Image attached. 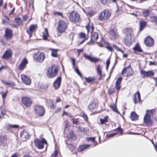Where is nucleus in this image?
Returning <instances> with one entry per match:
<instances>
[{
  "label": "nucleus",
  "instance_id": "obj_1",
  "mask_svg": "<svg viewBox=\"0 0 157 157\" xmlns=\"http://www.w3.org/2000/svg\"><path fill=\"white\" fill-rule=\"evenodd\" d=\"M125 31L126 35L124 39V42L126 45L129 46L132 43L133 30L131 28H126L125 29Z\"/></svg>",
  "mask_w": 157,
  "mask_h": 157
},
{
  "label": "nucleus",
  "instance_id": "obj_2",
  "mask_svg": "<svg viewBox=\"0 0 157 157\" xmlns=\"http://www.w3.org/2000/svg\"><path fill=\"white\" fill-rule=\"evenodd\" d=\"M58 67L52 65L47 70V75L50 78H52L57 75L58 72Z\"/></svg>",
  "mask_w": 157,
  "mask_h": 157
},
{
  "label": "nucleus",
  "instance_id": "obj_3",
  "mask_svg": "<svg viewBox=\"0 0 157 157\" xmlns=\"http://www.w3.org/2000/svg\"><path fill=\"white\" fill-rule=\"evenodd\" d=\"M111 15L110 12L108 10H105L99 14L98 18L101 21H104L108 20Z\"/></svg>",
  "mask_w": 157,
  "mask_h": 157
},
{
  "label": "nucleus",
  "instance_id": "obj_4",
  "mask_svg": "<svg viewBox=\"0 0 157 157\" xmlns=\"http://www.w3.org/2000/svg\"><path fill=\"white\" fill-rule=\"evenodd\" d=\"M69 18L71 21L77 23L80 21V15L77 12L72 11L69 13Z\"/></svg>",
  "mask_w": 157,
  "mask_h": 157
},
{
  "label": "nucleus",
  "instance_id": "obj_5",
  "mask_svg": "<svg viewBox=\"0 0 157 157\" xmlns=\"http://www.w3.org/2000/svg\"><path fill=\"white\" fill-rule=\"evenodd\" d=\"M34 141L35 145L39 149H43L44 147V144H47L46 141L44 138L41 140L38 139H35Z\"/></svg>",
  "mask_w": 157,
  "mask_h": 157
},
{
  "label": "nucleus",
  "instance_id": "obj_6",
  "mask_svg": "<svg viewBox=\"0 0 157 157\" xmlns=\"http://www.w3.org/2000/svg\"><path fill=\"white\" fill-rule=\"evenodd\" d=\"M34 109L35 112L39 116H42L44 115L45 110L42 106L39 105H35Z\"/></svg>",
  "mask_w": 157,
  "mask_h": 157
},
{
  "label": "nucleus",
  "instance_id": "obj_7",
  "mask_svg": "<svg viewBox=\"0 0 157 157\" xmlns=\"http://www.w3.org/2000/svg\"><path fill=\"white\" fill-rule=\"evenodd\" d=\"M34 57L37 61L42 62L44 59L45 55L43 53L38 52L34 54Z\"/></svg>",
  "mask_w": 157,
  "mask_h": 157
},
{
  "label": "nucleus",
  "instance_id": "obj_8",
  "mask_svg": "<svg viewBox=\"0 0 157 157\" xmlns=\"http://www.w3.org/2000/svg\"><path fill=\"white\" fill-rule=\"evenodd\" d=\"M12 55V51L9 49H7L4 52L1 58L7 60L11 58Z\"/></svg>",
  "mask_w": 157,
  "mask_h": 157
},
{
  "label": "nucleus",
  "instance_id": "obj_9",
  "mask_svg": "<svg viewBox=\"0 0 157 157\" xmlns=\"http://www.w3.org/2000/svg\"><path fill=\"white\" fill-rule=\"evenodd\" d=\"M22 103L26 107L30 106L32 104V101L30 98L27 97H24L21 99Z\"/></svg>",
  "mask_w": 157,
  "mask_h": 157
},
{
  "label": "nucleus",
  "instance_id": "obj_10",
  "mask_svg": "<svg viewBox=\"0 0 157 157\" xmlns=\"http://www.w3.org/2000/svg\"><path fill=\"white\" fill-rule=\"evenodd\" d=\"M133 71L131 68L128 66L124 68L122 72V74L123 75H125V76L128 77L132 76L133 74Z\"/></svg>",
  "mask_w": 157,
  "mask_h": 157
},
{
  "label": "nucleus",
  "instance_id": "obj_11",
  "mask_svg": "<svg viewBox=\"0 0 157 157\" xmlns=\"http://www.w3.org/2000/svg\"><path fill=\"white\" fill-rule=\"evenodd\" d=\"M66 27V23L62 20H60L58 23V29L59 32H63L65 31Z\"/></svg>",
  "mask_w": 157,
  "mask_h": 157
},
{
  "label": "nucleus",
  "instance_id": "obj_12",
  "mask_svg": "<svg viewBox=\"0 0 157 157\" xmlns=\"http://www.w3.org/2000/svg\"><path fill=\"white\" fill-rule=\"evenodd\" d=\"M21 79L22 82L26 85H30L31 84V80L27 76L25 75H21Z\"/></svg>",
  "mask_w": 157,
  "mask_h": 157
},
{
  "label": "nucleus",
  "instance_id": "obj_13",
  "mask_svg": "<svg viewBox=\"0 0 157 157\" xmlns=\"http://www.w3.org/2000/svg\"><path fill=\"white\" fill-rule=\"evenodd\" d=\"M83 56L86 59H87L90 62L94 63H96L98 62L99 60V59L94 57H92L91 55H87L86 53L83 54Z\"/></svg>",
  "mask_w": 157,
  "mask_h": 157
},
{
  "label": "nucleus",
  "instance_id": "obj_14",
  "mask_svg": "<svg viewBox=\"0 0 157 157\" xmlns=\"http://www.w3.org/2000/svg\"><path fill=\"white\" fill-rule=\"evenodd\" d=\"M144 42L147 46L150 47L153 45L154 41L151 37L148 36L146 38Z\"/></svg>",
  "mask_w": 157,
  "mask_h": 157
},
{
  "label": "nucleus",
  "instance_id": "obj_15",
  "mask_svg": "<svg viewBox=\"0 0 157 157\" xmlns=\"http://www.w3.org/2000/svg\"><path fill=\"white\" fill-rule=\"evenodd\" d=\"M144 122L148 126H151L152 124V121L151 119V117L149 116L145 115L144 117Z\"/></svg>",
  "mask_w": 157,
  "mask_h": 157
},
{
  "label": "nucleus",
  "instance_id": "obj_16",
  "mask_svg": "<svg viewBox=\"0 0 157 157\" xmlns=\"http://www.w3.org/2000/svg\"><path fill=\"white\" fill-rule=\"evenodd\" d=\"M37 28V26L36 25H32L30 26L29 29H27V32L30 36H31L32 33L35 31Z\"/></svg>",
  "mask_w": 157,
  "mask_h": 157
},
{
  "label": "nucleus",
  "instance_id": "obj_17",
  "mask_svg": "<svg viewBox=\"0 0 157 157\" xmlns=\"http://www.w3.org/2000/svg\"><path fill=\"white\" fill-rule=\"evenodd\" d=\"M28 60L26 58H24L21 61L19 66V69L20 70H23L26 67V64L28 63Z\"/></svg>",
  "mask_w": 157,
  "mask_h": 157
},
{
  "label": "nucleus",
  "instance_id": "obj_18",
  "mask_svg": "<svg viewBox=\"0 0 157 157\" xmlns=\"http://www.w3.org/2000/svg\"><path fill=\"white\" fill-rule=\"evenodd\" d=\"M5 36L7 39H11L13 36L12 31L10 29H6Z\"/></svg>",
  "mask_w": 157,
  "mask_h": 157
},
{
  "label": "nucleus",
  "instance_id": "obj_19",
  "mask_svg": "<svg viewBox=\"0 0 157 157\" xmlns=\"http://www.w3.org/2000/svg\"><path fill=\"white\" fill-rule=\"evenodd\" d=\"M61 77H59L54 82L53 85L55 89L57 90L59 87L61 85Z\"/></svg>",
  "mask_w": 157,
  "mask_h": 157
},
{
  "label": "nucleus",
  "instance_id": "obj_20",
  "mask_svg": "<svg viewBox=\"0 0 157 157\" xmlns=\"http://www.w3.org/2000/svg\"><path fill=\"white\" fill-rule=\"evenodd\" d=\"M133 100L135 104L140 102L141 100L140 94L139 92H137L133 96Z\"/></svg>",
  "mask_w": 157,
  "mask_h": 157
},
{
  "label": "nucleus",
  "instance_id": "obj_21",
  "mask_svg": "<svg viewBox=\"0 0 157 157\" xmlns=\"http://www.w3.org/2000/svg\"><path fill=\"white\" fill-rule=\"evenodd\" d=\"M18 127L19 126L18 125L8 124L6 126V128L8 131L13 132L15 131V129L18 128Z\"/></svg>",
  "mask_w": 157,
  "mask_h": 157
},
{
  "label": "nucleus",
  "instance_id": "obj_22",
  "mask_svg": "<svg viewBox=\"0 0 157 157\" xmlns=\"http://www.w3.org/2000/svg\"><path fill=\"white\" fill-rule=\"evenodd\" d=\"M109 33L110 35V37L111 39H114L116 38L117 32L115 30L112 29H111L109 31Z\"/></svg>",
  "mask_w": 157,
  "mask_h": 157
},
{
  "label": "nucleus",
  "instance_id": "obj_23",
  "mask_svg": "<svg viewBox=\"0 0 157 157\" xmlns=\"http://www.w3.org/2000/svg\"><path fill=\"white\" fill-rule=\"evenodd\" d=\"M122 80L121 77H120L117 78V81L116 82L115 88L118 91H119L120 88L121 87V82Z\"/></svg>",
  "mask_w": 157,
  "mask_h": 157
},
{
  "label": "nucleus",
  "instance_id": "obj_24",
  "mask_svg": "<svg viewBox=\"0 0 157 157\" xmlns=\"http://www.w3.org/2000/svg\"><path fill=\"white\" fill-rule=\"evenodd\" d=\"M20 136L21 137H24L26 139H29L30 137L28 132L25 130H23L20 133Z\"/></svg>",
  "mask_w": 157,
  "mask_h": 157
},
{
  "label": "nucleus",
  "instance_id": "obj_25",
  "mask_svg": "<svg viewBox=\"0 0 157 157\" xmlns=\"http://www.w3.org/2000/svg\"><path fill=\"white\" fill-rule=\"evenodd\" d=\"M96 104L94 102H91L89 104L88 108L90 111H92L96 108Z\"/></svg>",
  "mask_w": 157,
  "mask_h": 157
},
{
  "label": "nucleus",
  "instance_id": "obj_26",
  "mask_svg": "<svg viewBox=\"0 0 157 157\" xmlns=\"http://www.w3.org/2000/svg\"><path fill=\"white\" fill-rule=\"evenodd\" d=\"M98 38V34L96 32L92 33L91 41L93 43L94 41L96 40Z\"/></svg>",
  "mask_w": 157,
  "mask_h": 157
},
{
  "label": "nucleus",
  "instance_id": "obj_27",
  "mask_svg": "<svg viewBox=\"0 0 157 157\" xmlns=\"http://www.w3.org/2000/svg\"><path fill=\"white\" fill-rule=\"evenodd\" d=\"M43 38L44 40H47L48 37L49 36L48 29H44V31L43 32Z\"/></svg>",
  "mask_w": 157,
  "mask_h": 157
},
{
  "label": "nucleus",
  "instance_id": "obj_28",
  "mask_svg": "<svg viewBox=\"0 0 157 157\" xmlns=\"http://www.w3.org/2000/svg\"><path fill=\"white\" fill-rule=\"evenodd\" d=\"M50 50L51 51V55L53 57H56L58 56L57 52L58 51L57 49H54L52 48L50 49Z\"/></svg>",
  "mask_w": 157,
  "mask_h": 157
},
{
  "label": "nucleus",
  "instance_id": "obj_29",
  "mask_svg": "<svg viewBox=\"0 0 157 157\" xmlns=\"http://www.w3.org/2000/svg\"><path fill=\"white\" fill-rule=\"evenodd\" d=\"M138 116L136 113L134 112H132L130 114V117L132 120L135 121L138 119Z\"/></svg>",
  "mask_w": 157,
  "mask_h": 157
},
{
  "label": "nucleus",
  "instance_id": "obj_30",
  "mask_svg": "<svg viewBox=\"0 0 157 157\" xmlns=\"http://www.w3.org/2000/svg\"><path fill=\"white\" fill-rule=\"evenodd\" d=\"M102 67L100 65H98L96 67V70L97 73L101 77L102 76L101 70Z\"/></svg>",
  "mask_w": 157,
  "mask_h": 157
},
{
  "label": "nucleus",
  "instance_id": "obj_31",
  "mask_svg": "<svg viewBox=\"0 0 157 157\" xmlns=\"http://www.w3.org/2000/svg\"><path fill=\"white\" fill-rule=\"evenodd\" d=\"M91 145L87 144H84L79 147V149L80 151H82L89 147Z\"/></svg>",
  "mask_w": 157,
  "mask_h": 157
},
{
  "label": "nucleus",
  "instance_id": "obj_32",
  "mask_svg": "<svg viewBox=\"0 0 157 157\" xmlns=\"http://www.w3.org/2000/svg\"><path fill=\"white\" fill-rule=\"evenodd\" d=\"M155 113V110L153 109L150 110H146V113H145V115L149 116L151 117V116H153Z\"/></svg>",
  "mask_w": 157,
  "mask_h": 157
},
{
  "label": "nucleus",
  "instance_id": "obj_33",
  "mask_svg": "<svg viewBox=\"0 0 157 157\" xmlns=\"http://www.w3.org/2000/svg\"><path fill=\"white\" fill-rule=\"evenodd\" d=\"M95 137H87L86 138V139L87 141L88 142L91 141L94 143V145L93 146L94 147L96 145L95 144V143H96V144L97 143V142L95 141Z\"/></svg>",
  "mask_w": 157,
  "mask_h": 157
},
{
  "label": "nucleus",
  "instance_id": "obj_34",
  "mask_svg": "<svg viewBox=\"0 0 157 157\" xmlns=\"http://www.w3.org/2000/svg\"><path fill=\"white\" fill-rule=\"evenodd\" d=\"M79 36L81 38H84V39L79 43V44H81L83 42H84L85 40L87 39V38L85 34L83 33H80Z\"/></svg>",
  "mask_w": 157,
  "mask_h": 157
},
{
  "label": "nucleus",
  "instance_id": "obj_35",
  "mask_svg": "<svg viewBox=\"0 0 157 157\" xmlns=\"http://www.w3.org/2000/svg\"><path fill=\"white\" fill-rule=\"evenodd\" d=\"M140 31L142 30L144 28L145 26L146 25V22L143 21L142 20L141 21H140Z\"/></svg>",
  "mask_w": 157,
  "mask_h": 157
},
{
  "label": "nucleus",
  "instance_id": "obj_36",
  "mask_svg": "<svg viewBox=\"0 0 157 157\" xmlns=\"http://www.w3.org/2000/svg\"><path fill=\"white\" fill-rule=\"evenodd\" d=\"M108 116L107 115L105 116L104 117V119H100V121L101 124H104L105 123L107 122L108 121Z\"/></svg>",
  "mask_w": 157,
  "mask_h": 157
},
{
  "label": "nucleus",
  "instance_id": "obj_37",
  "mask_svg": "<svg viewBox=\"0 0 157 157\" xmlns=\"http://www.w3.org/2000/svg\"><path fill=\"white\" fill-rule=\"evenodd\" d=\"M133 49L135 51H138L140 52L142 51L140 47L138 44H136L135 46L133 48Z\"/></svg>",
  "mask_w": 157,
  "mask_h": 157
},
{
  "label": "nucleus",
  "instance_id": "obj_38",
  "mask_svg": "<svg viewBox=\"0 0 157 157\" xmlns=\"http://www.w3.org/2000/svg\"><path fill=\"white\" fill-rule=\"evenodd\" d=\"M85 80L88 83H90L94 80V78L89 77L88 78L85 77Z\"/></svg>",
  "mask_w": 157,
  "mask_h": 157
},
{
  "label": "nucleus",
  "instance_id": "obj_39",
  "mask_svg": "<svg viewBox=\"0 0 157 157\" xmlns=\"http://www.w3.org/2000/svg\"><path fill=\"white\" fill-rule=\"evenodd\" d=\"M110 107L112 109L116 112H118V110L116 107V105L114 103L111 104L110 105Z\"/></svg>",
  "mask_w": 157,
  "mask_h": 157
},
{
  "label": "nucleus",
  "instance_id": "obj_40",
  "mask_svg": "<svg viewBox=\"0 0 157 157\" xmlns=\"http://www.w3.org/2000/svg\"><path fill=\"white\" fill-rule=\"evenodd\" d=\"M64 128L65 129H68L69 127L70 126L69 121L67 120L64 121Z\"/></svg>",
  "mask_w": 157,
  "mask_h": 157
},
{
  "label": "nucleus",
  "instance_id": "obj_41",
  "mask_svg": "<svg viewBox=\"0 0 157 157\" xmlns=\"http://www.w3.org/2000/svg\"><path fill=\"white\" fill-rule=\"evenodd\" d=\"M86 27L88 33L90 32L91 33H92L93 32L94 29V27L93 25H92L90 27L86 26Z\"/></svg>",
  "mask_w": 157,
  "mask_h": 157
},
{
  "label": "nucleus",
  "instance_id": "obj_42",
  "mask_svg": "<svg viewBox=\"0 0 157 157\" xmlns=\"http://www.w3.org/2000/svg\"><path fill=\"white\" fill-rule=\"evenodd\" d=\"M78 130L79 132H82L84 134L86 132V130L85 128L79 127H78Z\"/></svg>",
  "mask_w": 157,
  "mask_h": 157
},
{
  "label": "nucleus",
  "instance_id": "obj_43",
  "mask_svg": "<svg viewBox=\"0 0 157 157\" xmlns=\"http://www.w3.org/2000/svg\"><path fill=\"white\" fill-rule=\"evenodd\" d=\"M16 22L19 25H21L22 22L21 19L19 17H16L15 18Z\"/></svg>",
  "mask_w": 157,
  "mask_h": 157
},
{
  "label": "nucleus",
  "instance_id": "obj_44",
  "mask_svg": "<svg viewBox=\"0 0 157 157\" xmlns=\"http://www.w3.org/2000/svg\"><path fill=\"white\" fill-rule=\"evenodd\" d=\"M0 108H1L0 109V112L1 113L0 117L2 118L3 117L4 115L5 114V111L4 109H2V106Z\"/></svg>",
  "mask_w": 157,
  "mask_h": 157
},
{
  "label": "nucleus",
  "instance_id": "obj_45",
  "mask_svg": "<svg viewBox=\"0 0 157 157\" xmlns=\"http://www.w3.org/2000/svg\"><path fill=\"white\" fill-rule=\"evenodd\" d=\"M101 2L104 5H107L112 0H101Z\"/></svg>",
  "mask_w": 157,
  "mask_h": 157
},
{
  "label": "nucleus",
  "instance_id": "obj_46",
  "mask_svg": "<svg viewBox=\"0 0 157 157\" xmlns=\"http://www.w3.org/2000/svg\"><path fill=\"white\" fill-rule=\"evenodd\" d=\"M154 73L152 71H146V77H150L154 75Z\"/></svg>",
  "mask_w": 157,
  "mask_h": 157
},
{
  "label": "nucleus",
  "instance_id": "obj_47",
  "mask_svg": "<svg viewBox=\"0 0 157 157\" xmlns=\"http://www.w3.org/2000/svg\"><path fill=\"white\" fill-rule=\"evenodd\" d=\"M97 43L98 44V46L100 47H103V44L105 43H108L105 42L104 40L102 39L101 40V41L100 44H99V43L97 42Z\"/></svg>",
  "mask_w": 157,
  "mask_h": 157
},
{
  "label": "nucleus",
  "instance_id": "obj_48",
  "mask_svg": "<svg viewBox=\"0 0 157 157\" xmlns=\"http://www.w3.org/2000/svg\"><path fill=\"white\" fill-rule=\"evenodd\" d=\"M1 82L5 85H12L13 84L12 82H7L5 80H2Z\"/></svg>",
  "mask_w": 157,
  "mask_h": 157
},
{
  "label": "nucleus",
  "instance_id": "obj_49",
  "mask_svg": "<svg viewBox=\"0 0 157 157\" xmlns=\"http://www.w3.org/2000/svg\"><path fill=\"white\" fill-rule=\"evenodd\" d=\"M48 105L51 108H55V107L54 106L53 101L52 100H49V101L48 102Z\"/></svg>",
  "mask_w": 157,
  "mask_h": 157
},
{
  "label": "nucleus",
  "instance_id": "obj_50",
  "mask_svg": "<svg viewBox=\"0 0 157 157\" xmlns=\"http://www.w3.org/2000/svg\"><path fill=\"white\" fill-rule=\"evenodd\" d=\"M117 133L108 134L106 135V137L108 138L112 137H113L114 136L117 135Z\"/></svg>",
  "mask_w": 157,
  "mask_h": 157
},
{
  "label": "nucleus",
  "instance_id": "obj_51",
  "mask_svg": "<svg viewBox=\"0 0 157 157\" xmlns=\"http://www.w3.org/2000/svg\"><path fill=\"white\" fill-rule=\"evenodd\" d=\"M149 13V10H146L145 11H144L143 12V16L145 17H147Z\"/></svg>",
  "mask_w": 157,
  "mask_h": 157
},
{
  "label": "nucleus",
  "instance_id": "obj_52",
  "mask_svg": "<svg viewBox=\"0 0 157 157\" xmlns=\"http://www.w3.org/2000/svg\"><path fill=\"white\" fill-rule=\"evenodd\" d=\"M7 93V91L6 90V92L3 91H2L0 92V93L2 95L3 99H4L6 97V94Z\"/></svg>",
  "mask_w": 157,
  "mask_h": 157
},
{
  "label": "nucleus",
  "instance_id": "obj_53",
  "mask_svg": "<svg viewBox=\"0 0 157 157\" xmlns=\"http://www.w3.org/2000/svg\"><path fill=\"white\" fill-rule=\"evenodd\" d=\"M151 21L153 22H157V16H152L151 17Z\"/></svg>",
  "mask_w": 157,
  "mask_h": 157
},
{
  "label": "nucleus",
  "instance_id": "obj_54",
  "mask_svg": "<svg viewBox=\"0 0 157 157\" xmlns=\"http://www.w3.org/2000/svg\"><path fill=\"white\" fill-rule=\"evenodd\" d=\"M113 47L115 48L117 51H118L120 52H121L122 53H123V51L121 50L120 48L117 47L116 45L115 44H113Z\"/></svg>",
  "mask_w": 157,
  "mask_h": 157
},
{
  "label": "nucleus",
  "instance_id": "obj_55",
  "mask_svg": "<svg viewBox=\"0 0 157 157\" xmlns=\"http://www.w3.org/2000/svg\"><path fill=\"white\" fill-rule=\"evenodd\" d=\"M115 92V90L114 88H111L108 91V93L109 94H112Z\"/></svg>",
  "mask_w": 157,
  "mask_h": 157
},
{
  "label": "nucleus",
  "instance_id": "obj_56",
  "mask_svg": "<svg viewBox=\"0 0 157 157\" xmlns=\"http://www.w3.org/2000/svg\"><path fill=\"white\" fill-rule=\"evenodd\" d=\"M146 71L144 70H141L140 71V73L144 77H146Z\"/></svg>",
  "mask_w": 157,
  "mask_h": 157
},
{
  "label": "nucleus",
  "instance_id": "obj_57",
  "mask_svg": "<svg viewBox=\"0 0 157 157\" xmlns=\"http://www.w3.org/2000/svg\"><path fill=\"white\" fill-rule=\"evenodd\" d=\"M68 135H69V137L71 138H73L74 136V134L72 131H71L69 132Z\"/></svg>",
  "mask_w": 157,
  "mask_h": 157
},
{
  "label": "nucleus",
  "instance_id": "obj_58",
  "mask_svg": "<svg viewBox=\"0 0 157 157\" xmlns=\"http://www.w3.org/2000/svg\"><path fill=\"white\" fill-rule=\"evenodd\" d=\"M58 152L57 150H56L54 153L52 154L51 157H56L57 155Z\"/></svg>",
  "mask_w": 157,
  "mask_h": 157
},
{
  "label": "nucleus",
  "instance_id": "obj_59",
  "mask_svg": "<svg viewBox=\"0 0 157 157\" xmlns=\"http://www.w3.org/2000/svg\"><path fill=\"white\" fill-rule=\"evenodd\" d=\"M82 116L83 117V118L86 121H88V117L85 114H83Z\"/></svg>",
  "mask_w": 157,
  "mask_h": 157
},
{
  "label": "nucleus",
  "instance_id": "obj_60",
  "mask_svg": "<svg viewBox=\"0 0 157 157\" xmlns=\"http://www.w3.org/2000/svg\"><path fill=\"white\" fill-rule=\"evenodd\" d=\"M72 121L74 124H75L76 125L78 124L79 122L76 119H72Z\"/></svg>",
  "mask_w": 157,
  "mask_h": 157
},
{
  "label": "nucleus",
  "instance_id": "obj_61",
  "mask_svg": "<svg viewBox=\"0 0 157 157\" xmlns=\"http://www.w3.org/2000/svg\"><path fill=\"white\" fill-rule=\"evenodd\" d=\"M54 14L56 16H62V14L59 12H54Z\"/></svg>",
  "mask_w": 157,
  "mask_h": 157
},
{
  "label": "nucleus",
  "instance_id": "obj_62",
  "mask_svg": "<svg viewBox=\"0 0 157 157\" xmlns=\"http://www.w3.org/2000/svg\"><path fill=\"white\" fill-rule=\"evenodd\" d=\"M149 64L150 65H156V63L155 61H150L149 62Z\"/></svg>",
  "mask_w": 157,
  "mask_h": 157
},
{
  "label": "nucleus",
  "instance_id": "obj_63",
  "mask_svg": "<svg viewBox=\"0 0 157 157\" xmlns=\"http://www.w3.org/2000/svg\"><path fill=\"white\" fill-rule=\"evenodd\" d=\"M94 12L93 11H91L88 13V14L90 16H92L94 15Z\"/></svg>",
  "mask_w": 157,
  "mask_h": 157
},
{
  "label": "nucleus",
  "instance_id": "obj_64",
  "mask_svg": "<svg viewBox=\"0 0 157 157\" xmlns=\"http://www.w3.org/2000/svg\"><path fill=\"white\" fill-rule=\"evenodd\" d=\"M106 48L109 51H112L113 49L112 47L109 45H107L106 46Z\"/></svg>",
  "mask_w": 157,
  "mask_h": 157
}]
</instances>
